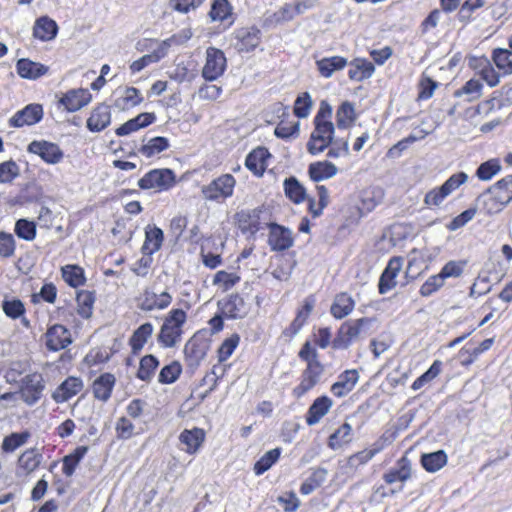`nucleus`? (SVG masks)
<instances>
[{
  "mask_svg": "<svg viewBox=\"0 0 512 512\" xmlns=\"http://www.w3.org/2000/svg\"><path fill=\"white\" fill-rule=\"evenodd\" d=\"M372 322L373 319L368 317L343 322L332 341L333 349H347L353 341L365 333V329H368Z\"/></svg>",
  "mask_w": 512,
  "mask_h": 512,
  "instance_id": "f257e3e1",
  "label": "nucleus"
},
{
  "mask_svg": "<svg viewBox=\"0 0 512 512\" xmlns=\"http://www.w3.org/2000/svg\"><path fill=\"white\" fill-rule=\"evenodd\" d=\"M187 315L182 309H172L165 318L158 334V342L165 348H171L180 340L181 327L185 323Z\"/></svg>",
  "mask_w": 512,
  "mask_h": 512,
  "instance_id": "f03ea898",
  "label": "nucleus"
},
{
  "mask_svg": "<svg viewBox=\"0 0 512 512\" xmlns=\"http://www.w3.org/2000/svg\"><path fill=\"white\" fill-rule=\"evenodd\" d=\"M490 194L489 201L485 203V207L489 214L498 213L504 209L512 201V175L498 180L490 186L482 196Z\"/></svg>",
  "mask_w": 512,
  "mask_h": 512,
  "instance_id": "7ed1b4c3",
  "label": "nucleus"
},
{
  "mask_svg": "<svg viewBox=\"0 0 512 512\" xmlns=\"http://www.w3.org/2000/svg\"><path fill=\"white\" fill-rule=\"evenodd\" d=\"M236 180L231 174H223L202 187L206 200L220 202L233 195Z\"/></svg>",
  "mask_w": 512,
  "mask_h": 512,
  "instance_id": "20e7f679",
  "label": "nucleus"
},
{
  "mask_svg": "<svg viewBox=\"0 0 512 512\" xmlns=\"http://www.w3.org/2000/svg\"><path fill=\"white\" fill-rule=\"evenodd\" d=\"M314 130L307 142V151L318 155L327 149L334 137L335 127L332 122H313Z\"/></svg>",
  "mask_w": 512,
  "mask_h": 512,
  "instance_id": "39448f33",
  "label": "nucleus"
},
{
  "mask_svg": "<svg viewBox=\"0 0 512 512\" xmlns=\"http://www.w3.org/2000/svg\"><path fill=\"white\" fill-rule=\"evenodd\" d=\"M175 182L176 176L171 169H153L139 179L138 186L143 190L156 189L158 191H165L171 188Z\"/></svg>",
  "mask_w": 512,
  "mask_h": 512,
  "instance_id": "423d86ee",
  "label": "nucleus"
},
{
  "mask_svg": "<svg viewBox=\"0 0 512 512\" xmlns=\"http://www.w3.org/2000/svg\"><path fill=\"white\" fill-rule=\"evenodd\" d=\"M44 389L42 374L34 372L22 378L19 393L24 403L33 406L41 399Z\"/></svg>",
  "mask_w": 512,
  "mask_h": 512,
  "instance_id": "0eeeda50",
  "label": "nucleus"
},
{
  "mask_svg": "<svg viewBox=\"0 0 512 512\" xmlns=\"http://www.w3.org/2000/svg\"><path fill=\"white\" fill-rule=\"evenodd\" d=\"M227 66V60L222 50L215 47H208L206 50V61L202 68V76L206 81H215L221 77Z\"/></svg>",
  "mask_w": 512,
  "mask_h": 512,
  "instance_id": "6e6552de",
  "label": "nucleus"
},
{
  "mask_svg": "<svg viewBox=\"0 0 512 512\" xmlns=\"http://www.w3.org/2000/svg\"><path fill=\"white\" fill-rule=\"evenodd\" d=\"M210 349V343L205 338V334L197 332L185 344L184 354L190 367H197L203 361Z\"/></svg>",
  "mask_w": 512,
  "mask_h": 512,
  "instance_id": "1a4fd4ad",
  "label": "nucleus"
},
{
  "mask_svg": "<svg viewBox=\"0 0 512 512\" xmlns=\"http://www.w3.org/2000/svg\"><path fill=\"white\" fill-rule=\"evenodd\" d=\"M323 373L324 365L322 363H309L302 371L300 383L292 391L293 396L295 398L303 397L320 382Z\"/></svg>",
  "mask_w": 512,
  "mask_h": 512,
  "instance_id": "9d476101",
  "label": "nucleus"
},
{
  "mask_svg": "<svg viewBox=\"0 0 512 512\" xmlns=\"http://www.w3.org/2000/svg\"><path fill=\"white\" fill-rule=\"evenodd\" d=\"M27 151L29 153L38 155L43 161H45L48 164H57L64 157V153L60 149L59 145L45 140L32 141L31 143H29Z\"/></svg>",
  "mask_w": 512,
  "mask_h": 512,
  "instance_id": "9b49d317",
  "label": "nucleus"
},
{
  "mask_svg": "<svg viewBox=\"0 0 512 512\" xmlns=\"http://www.w3.org/2000/svg\"><path fill=\"white\" fill-rule=\"evenodd\" d=\"M268 244L272 251H285L294 244L292 232L282 225L270 223Z\"/></svg>",
  "mask_w": 512,
  "mask_h": 512,
  "instance_id": "f8f14e48",
  "label": "nucleus"
},
{
  "mask_svg": "<svg viewBox=\"0 0 512 512\" xmlns=\"http://www.w3.org/2000/svg\"><path fill=\"white\" fill-rule=\"evenodd\" d=\"M261 31L256 27H243L234 32V47L238 52H250L260 42Z\"/></svg>",
  "mask_w": 512,
  "mask_h": 512,
  "instance_id": "ddd939ff",
  "label": "nucleus"
},
{
  "mask_svg": "<svg viewBox=\"0 0 512 512\" xmlns=\"http://www.w3.org/2000/svg\"><path fill=\"white\" fill-rule=\"evenodd\" d=\"M43 108L40 104H29L22 110L16 112L10 119L11 127L20 128L25 125L31 126L41 121Z\"/></svg>",
  "mask_w": 512,
  "mask_h": 512,
  "instance_id": "4468645a",
  "label": "nucleus"
},
{
  "mask_svg": "<svg viewBox=\"0 0 512 512\" xmlns=\"http://www.w3.org/2000/svg\"><path fill=\"white\" fill-rule=\"evenodd\" d=\"M402 265V257H392L389 260L379 279L378 290L380 294H386L396 286L395 278L400 272Z\"/></svg>",
  "mask_w": 512,
  "mask_h": 512,
  "instance_id": "2eb2a0df",
  "label": "nucleus"
},
{
  "mask_svg": "<svg viewBox=\"0 0 512 512\" xmlns=\"http://www.w3.org/2000/svg\"><path fill=\"white\" fill-rule=\"evenodd\" d=\"M71 342V334L63 325H53L46 332V346L51 351L62 350Z\"/></svg>",
  "mask_w": 512,
  "mask_h": 512,
  "instance_id": "dca6fc26",
  "label": "nucleus"
},
{
  "mask_svg": "<svg viewBox=\"0 0 512 512\" xmlns=\"http://www.w3.org/2000/svg\"><path fill=\"white\" fill-rule=\"evenodd\" d=\"M91 94L87 89H73L65 93L59 100L68 112H76L91 101Z\"/></svg>",
  "mask_w": 512,
  "mask_h": 512,
  "instance_id": "f3484780",
  "label": "nucleus"
},
{
  "mask_svg": "<svg viewBox=\"0 0 512 512\" xmlns=\"http://www.w3.org/2000/svg\"><path fill=\"white\" fill-rule=\"evenodd\" d=\"M83 389V381L79 377L70 376L65 379L52 393L56 403H64Z\"/></svg>",
  "mask_w": 512,
  "mask_h": 512,
  "instance_id": "a211bd4d",
  "label": "nucleus"
},
{
  "mask_svg": "<svg viewBox=\"0 0 512 512\" xmlns=\"http://www.w3.org/2000/svg\"><path fill=\"white\" fill-rule=\"evenodd\" d=\"M172 302V296L164 291L157 295L151 290L146 289L140 298L139 308L142 311H153L155 309L163 310Z\"/></svg>",
  "mask_w": 512,
  "mask_h": 512,
  "instance_id": "6ab92c4d",
  "label": "nucleus"
},
{
  "mask_svg": "<svg viewBox=\"0 0 512 512\" xmlns=\"http://www.w3.org/2000/svg\"><path fill=\"white\" fill-rule=\"evenodd\" d=\"M222 313L230 319L243 318L248 313L247 305L239 294H232L227 299L219 301Z\"/></svg>",
  "mask_w": 512,
  "mask_h": 512,
  "instance_id": "aec40b11",
  "label": "nucleus"
},
{
  "mask_svg": "<svg viewBox=\"0 0 512 512\" xmlns=\"http://www.w3.org/2000/svg\"><path fill=\"white\" fill-rule=\"evenodd\" d=\"M271 156L268 149L259 146L253 149L245 159V166L256 176H262L267 168V160Z\"/></svg>",
  "mask_w": 512,
  "mask_h": 512,
  "instance_id": "412c9836",
  "label": "nucleus"
},
{
  "mask_svg": "<svg viewBox=\"0 0 512 512\" xmlns=\"http://www.w3.org/2000/svg\"><path fill=\"white\" fill-rule=\"evenodd\" d=\"M358 380L359 373L356 369L345 370L331 386V392L338 398L344 397L354 389Z\"/></svg>",
  "mask_w": 512,
  "mask_h": 512,
  "instance_id": "4be33fe9",
  "label": "nucleus"
},
{
  "mask_svg": "<svg viewBox=\"0 0 512 512\" xmlns=\"http://www.w3.org/2000/svg\"><path fill=\"white\" fill-rule=\"evenodd\" d=\"M111 123L110 106L102 103L95 107L87 119V128L91 132H100Z\"/></svg>",
  "mask_w": 512,
  "mask_h": 512,
  "instance_id": "5701e85b",
  "label": "nucleus"
},
{
  "mask_svg": "<svg viewBox=\"0 0 512 512\" xmlns=\"http://www.w3.org/2000/svg\"><path fill=\"white\" fill-rule=\"evenodd\" d=\"M114 106L119 110H127L140 104L143 98L135 87L119 88L114 93Z\"/></svg>",
  "mask_w": 512,
  "mask_h": 512,
  "instance_id": "b1692460",
  "label": "nucleus"
},
{
  "mask_svg": "<svg viewBox=\"0 0 512 512\" xmlns=\"http://www.w3.org/2000/svg\"><path fill=\"white\" fill-rule=\"evenodd\" d=\"M333 405V401L328 396H320L316 398L306 413V423L313 426L329 412Z\"/></svg>",
  "mask_w": 512,
  "mask_h": 512,
  "instance_id": "393cba45",
  "label": "nucleus"
},
{
  "mask_svg": "<svg viewBox=\"0 0 512 512\" xmlns=\"http://www.w3.org/2000/svg\"><path fill=\"white\" fill-rule=\"evenodd\" d=\"M58 33L57 23L48 16L39 17L33 26V36L40 41L53 40Z\"/></svg>",
  "mask_w": 512,
  "mask_h": 512,
  "instance_id": "a878e982",
  "label": "nucleus"
},
{
  "mask_svg": "<svg viewBox=\"0 0 512 512\" xmlns=\"http://www.w3.org/2000/svg\"><path fill=\"white\" fill-rule=\"evenodd\" d=\"M411 477V461L403 456L401 457L394 468H391L384 474L383 479L387 484L395 482H405Z\"/></svg>",
  "mask_w": 512,
  "mask_h": 512,
  "instance_id": "bb28decb",
  "label": "nucleus"
},
{
  "mask_svg": "<svg viewBox=\"0 0 512 512\" xmlns=\"http://www.w3.org/2000/svg\"><path fill=\"white\" fill-rule=\"evenodd\" d=\"M205 439V433L200 428L185 429L179 436L180 443L185 445L183 450L189 454H194L201 447Z\"/></svg>",
  "mask_w": 512,
  "mask_h": 512,
  "instance_id": "cd10ccee",
  "label": "nucleus"
},
{
  "mask_svg": "<svg viewBox=\"0 0 512 512\" xmlns=\"http://www.w3.org/2000/svg\"><path fill=\"white\" fill-rule=\"evenodd\" d=\"M164 240L163 231L159 227H147L145 229V241L141 247L144 255L152 256L160 250Z\"/></svg>",
  "mask_w": 512,
  "mask_h": 512,
  "instance_id": "c85d7f7f",
  "label": "nucleus"
},
{
  "mask_svg": "<svg viewBox=\"0 0 512 512\" xmlns=\"http://www.w3.org/2000/svg\"><path fill=\"white\" fill-rule=\"evenodd\" d=\"M355 307V301L346 292L337 294L330 308V313L336 319H343L348 316Z\"/></svg>",
  "mask_w": 512,
  "mask_h": 512,
  "instance_id": "c756f323",
  "label": "nucleus"
},
{
  "mask_svg": "<svg viewBox=\"0 0 512 512\" xmlns=\"http://www.w3.org/2000/svg\"><path fill=\"white\" fill-rule=\"evenodd\" d=\"M156 120V116L154 113H141L135 118H132L122 124L120 127L116 129V134L118 136L129 135L132 132L139 130L140 128L147 127L152 124Z\"/></svg>",
  "mask_w": 512,
  "mask_h": 512,
  "instance_id": "7c9ffc66",
  "label": "nucleus"
},
{
  "mask_svg": "<svg viewBox=\"0 0 512 512\" xmlns=\"http://www.w3.org/2000/svg\"><path fill=\"white\" fill-rule=\"evenodd\" d=\"M115 385V376L111 373L101 374L93 383V394L98 400L106 402Z\"/></svg>",
  "mask_w": 512,
  "mask_h": 512,
  "instance_id": "2f4dec72",
  "label": "nucleus"
},
{
  "mask_svg": "<svg viewBox=\"0 0 512 512\" xmlns=\"http://www.w3.org/2000/svg\"><path fill=\"white\" fill-rule=\"evenodd\" d=\"M16 69L19 76L25 79H36L45 75L48 71V67L45 65L26 58L17 61Z\"/></svg>",
  "mask_w": 512,
  "mask_h": 512,
  "instance_id": "473e14b6",
  "label": "nucleus"
},
{
  "mask_svg": "<svg viewBox=\"0 0 512 512\" xmlns=\"http://www.w3.org/2000/svg\"><path fill=\"white\" fill-rule=\"evenodd\" d=\"M337 172V167L329 161L311 163L308 167V174L314 182H320L332 178L337 174Z\"/></svg>",
  "mask_w": 512,
  "mask_h": 512,
  "instance_id": "72a5a7b5",
  "label": "nucleus"
},
{
  "mask_svg": "<svg viewBox=\"0 0 512 512\" xmlns=\"http://www.w3.org/2000/svg\"><path fill=\"white\" fill-rule=\"evenodd\" d=\"M154 327L150 322L140 325L131 335L129 345L134 355L139 354L148 339L152 336Z\"/></svg>",
  "mask_w": 512,
  "mask_h": 512,
  "instance_id": "f704fd0d",
  "label": "nucleus"
},
{
  "mask_svg": "<svg viewBox=\"0 0 512 512\" xmlns=\"http://www.w3.org/2000/svg\"><path fill=\"white\" fill-rule=\"evenodd\" d=\"M375 71V67L372 62L365 59H355L351 63V67L348 71V76L354 81H363L370 78Z\"/></svg>",
  "mask_w": 512,
  "mask_h": 512,
  "instance_id": "c9c22d12",
  "label": "nucleus"
},
{
  "mask_svg": "<svg viewBox=\"0 0 512 512\" xmlns=\"http://www.w3.org/2000/svg\"><path fill=\"white\" fill-rule=\"evenodd\" d=\"M383 449V445L379 442L374 443L373 448L370 450H362L359 451L353 455H351L348 460L347 464L349 467H346L347 472L353 471L358 468L360 465L366 464L368 461H370L377 453H379Z\"/></svg>",
  "mask_w": 512,
  "mask_h": 512,
  "instance_id": "e433bc0d",
  "label": "nucleus"
},
{
  "mask_svg": "<svg viewBox=\"0 0 512 512\" xmlns=\"http://www.w3.org/2000/svg\"><path fill=\"white\" fill-rule=\"evenodd\" d=\"M347 65V59L342 56L326 57L317 61V68L320 74L329 78L335 71L342 70Z\"/></svg>",
  "mask_w": 512,
  "mask_h": 512,
  "instance_id": "4c0bfd02",
  "label": "nucleus"
},
{
  "mask_svg": "<svg viewBox=\"0 0 512 512\" xmlns=\"http://www.w3.org/2000/svg\"><path fill=\"white\" fill-rule=\"evenodd\" d=\"M447 454L444 450H438L421 456V464L428 472H437L447 463Z\"/></svg>",
  "mask_w": 512,
  "mask_h": 512,
  "instance_id": "58836bf2",
  "label": "nucleus"
},
{
  "mask_svg": "<svg viewBox=\"0 0 512 512\" xmlns=\"http://www.w3.org/2000/svg\"><path fill=\"white\" fill-rule=\"evenodd\" d=\"M169 148V140L166 137L156 136L150 138L141 145L138 152L147 158H151Z\"/></svg>",
  "mask_w": 512,
  "mask_h": 512,
  "instance_id": "ea45409f",
  "label": "nucleus"
},
{
  "mask_svg": "<svg viewBox=\"0 0 512 512\" xmlns=\"http://www.w3.org/2000/svg\"><path fill=\"white\" fill-rule=\"evenodd\" d=\"M158 366L159 360L154 355H145L140 359L139 368L136 374L137 378L144 382H150Z\"/></svg>",
  "mask_w": 512,
  "mask_h": 512,
  "instance_id": "a19ab883",
  "label": "nucleus"
},
{
  "mask_svg": "<svg viewBox=\"0 0 512 512\" xmlns=\"http://www.w3.org/2000/svg\"><path fill=\"white\" fill-rule=\"evenodd\" d=\"M285 195L295 204L303 202L306 198V190L296 177L291 176L284 180Z\"/></svg>",
  "mask_w": 512,
  "mask_h": 512,
  "instance_id": "79ce46f5",
  "label": "nucleus"
},
{
  "mask_svg": "<svg viewBox=\"0 0 512 512\" xmlns=\"http://www.w3.org/2000/svg\"><path fill=\"white\" fill-rule=\"evenodd\" d=\"M77 313L84 319L91 317L93 305L95 302V293L92 291L81 290L76 296Z\"/></svg>",
  "mask_w": 512,
  "mask_h": 512,
  "instance_id": "37998d69",
  "label": "nucleus"
},
{
  "mask_svg": "<svg viewBox=\"0 0 512 512\" xmlns=\"http://www.w3.org/2000/svg\"><path fill=\"white\" fill-rule=\"evenodd\" d=\"M482 88L483 84L479 79H470L462 86V88L457 89L454 92V96L459 98L465 95L466 101L472 102L481 97Z\"/></svg>",
  "mask_w": 512,
  "mask_h": 512,
  "instance_id": "c03bdc74",
  "label": "nucleus"
},
{
  "mask_svg": "<svg viewBox=\"0 0 512 512\" xmlns=\"http://www.w3.org/2000/svg\"><path fill=\"white\" fill-rule=\"evenodd\" d=\"M327 474L328 471L325 468L314 470L311 476L302 483L300 493L303 495L311 494L326 481Z\"/></svg>",
  "mask_w": 512,
  "mask_h": 512,
  "instance_id": "a18cd8bd",
  "label": "nucleus"
},
{
  "mask_svg": "<svg viewBox=\"0 0 512 512\" xmlns=\"http://www.w3.org/2000/svg\"><path fill=\"white\" fill-rule=\"evenodd\" d=\"M62 277L65 282L74 288L85 283L84 270L78 265H66L62 267Z\"/></svg>",
  "mask_w": 512,
  "mask_h": 512,
  "instance_id": "49530a36",
  "label": "nucleus"
},
{
  "mask_svg": "<svg viewBox=\"0 0 512 512\" xmlns=\"http://www.w3.org/2000/svg\"><path fill=\"white\" fill-rule=\"evenodd\" d=\"M493 61L503 76L512 74V52L508 49L497 48L493 51Z\"/></svg>",
  "mask_w": 512,
  "mask_h": 512,
  "instance_id": "de8ad7c7",
  "label": "nucleus"
},
{
  "mask_svg": "<svg viewBox=\"0 0 512 512\" xmlns=\"http://www.w3.org/2000/svg\"><path fill=\"white\" fill-rule=\"evenodd\" d=\"M355 109L351 102H343L336 112V123L339 129H346L355 121Z\"/></svg>",
  "mask_w": 512,
  "mask_h": 512,
  "instance_id": "09e8293b",
  "label": "nucleus"
},
{
  "mask_svg": "<svg viewBox=\"0 0 512 512\" xmlns=\"http://www.w3.org/2000/svg\"><path fill=\"white\" fill-rule=\"evenodd\" d=\"M41 459L42 455L35 450H27L18 459L19 469L23 471V474H29L38 468Z\"/></svg>",
  "mask_w": 512,
  "mask_h": 512,
  "instance_id": "8fccbe9b",
  "label": "nucleus"
},
{
  "mask_svg": "<svg viewBox=\"0 0 512 512\" xmlns=\"http://www.w3.org/2000/svg\"><path fill=\"white\" fill-rule=\"evenodd\" d=\"M14 232L20 239L33 241L37 234V227L34 221L21 218L15 223Z\"/></svg>",
  "mask_w": 512,
  "mask_h": 512,
  "instance_id": "3c124183",
  "label": "nucleus"
},
{
  "mask_svg": "<svg viewBox=\"0 0 512 512\" xmlns=\"http://www.w3.org/2000/svg\"><path fill=\"white\" fill-rule=\"evenodd\" d=\"M232 15V7L228 0H214L209 12L211 21L223 22Z\"/></svg>",
  "mask_w": 512,
  "mask_h": 512,
  "instance_id": "603ef678",
  "label": "nucleus"
},
{
  "mask_svg": "<svg viewBox=\"0 0 512 512\" xmlns=\"http://www.w3.org/2000/svg\"><path fill=\"white\" fill-rule=\"evenodd\" d=\"M352 426L345 422L333 434L330 435L328 445L332 449H337L345 443L351 441Z\"/></svg>",
  "mask_w": 512,
  "mask_h": 512,
  "instance_id": "864d4df0",
  "label": "nucleus"
},
{
  "mask_svg": "<svg viewBox=\"0 0 512 512\" xmlns=\"http://www.w3.org/2000/svg\"><path fill=\"white\" fill-rule=\"evenodd\" d=\"M281 448H274L267 451L254 465L256 475H261L269 470L272 465L279 459Z\"/></svg>",
  "mask_w": 512,
  "mask_h": 512,
  "instance_id": "5fc2aeb1",
  "label": "nucleus"
},
{
  "mask_svg": "<svg viewBox=\"0 0 512 512\" xmlns=\"http://www.w3.org/2000/svg\"><path fill=\"white\" fill-rule=\"evenodd\" d=\"M442 362L440 360H435L432 365L428 368L426 372H424L421 376H419L411 385V388L416 391L421 389L424 385L434 380L441 372Z\"/></svg>",
  "mask_w": 512,
  "mask_h": 512,
  "instance_id": "6e6d98bb",
  "label": "nucleus"
},
{
  "mask_svg": "<svg viewBox=\"0 0 512 512\" xmlns=\"http://www.w3.org/2000/svg\"><path fill=\"white\" fill-rule=\"evenodd\" d=\"M501 168L498 159H490L478 166L476 176L482 181H489L501 171Z\"/></svg>",
  "mask_w": 512,
  "mask_h": 512,
  "instance_id": "4d7b16f0",
  "label": "nucleus"
},
{
  "mask_svg": "<svg viewBox=\"0 0 512 512\" xmlns=\"http://www.w3.org/2000/svg\"><path fill=\"white\" fill-rule=\"evenodd\" d=\"M181 365L178 362H172L169 365L164 366L158 376V381L161 384L174 383L181 374Z\"/></svg>",
  "mask_w": 512,
  "mask_h": 512,
  "instance_id": "13d9d810",
  "label": "nucleus"
},
{
  "mask_svg": "<svg viewBox=\"0 0 512 512\" xmlns=\"http://www.w3.org/2000/svg\"><path fill=\"white\" fill-rule=\"evenodd\" d=\"M29 432L12 433L3 439L2 449L5 452H13L20 446L24 445L28 440Z\"/></svg>",
  "mask_w": 512,
  "mask_h": 512,
  "instance_id": "bf43d9fd",
  "label": "nucleus"
},
{
  "mask_svg": "<svg viewBox=\"0 0 512 512\" xmlns=\"http://www.w3.org/2000/svg\"><path fill=\"white\" fill-rule=\"evenodd\" d=\"M484 6V0H466L460 7L457 17L462 23H469L475 10Z\"/></svg>",
  "mask_w": 512,
  "mask_h": 512,
  "instance_id": "052dcab7",
  "label": "nucleus"
},
{
  "mask_svg": "<svg viewBox=\"0 0 512 512\" xmlns=\"http://www.w3.org/2000/svg\"><path fill=\"white\" fill-rule=\"evenodd\" d=\"M240 342V336L236 333L225 339L218 349L219 362L226 361L237 348Z\"/></svg>",
  "mask_w": 512,
  "mask_h": 512,
  "instance_id": "680f3d73",
  "label": "nucleus"
},
{
  "mask_svg": "<svg viewBox=\"0 0 512 512\" xmlns=\"http://www.w3.org/2000/svg\"><path fill=\"white\" fill-rule=\"evenodd\" d=\"M312 99L308 92L300 94L294 102V114L298 118H306L312 107Z\"/></svg>",
  "mask_w": 512,
  "mask_h": 512,
  "instance_id": "e2e57ef3",
  "label": "nucleus"
},
{
  "mask_svg": "<svg viewBox=\"0 0 512 512\" xmlns=\"http://www.w3.org/2000/svg\"><path fill=\"white\" fill-rule=\"evenodd\" d=\"M445 281L438 273L430 276L420 287L419 293L423 297H429L444 286Z\"/></svg>",
  "mask_w": 512,
  "mask_h": 512,
  "instance_id": "0e129e2a",
  "label": "nucleus"
},
{
  "mask_svg": "<svg viewBox=\"0 0 512 512\" xmlns=\"http://www.w3.org/2000/svg\"><path fill=\"white\" fill-rule=\"evenodd\" d=\"M19 175V166L14 160L0 163V183H10Z\"/></svg>",
  "mask_w": 512,
  "mask_h": 512,
  "instance_id": "69168bd1",
  "label": "nucleus"
},
{
  "mask_svg": "<svg viewBox=\"0 0 512 512\" xmlns=\"http://www.w3.org/2000/svg\"><path fill=\"white\" fill-rule=\"evenodd\" d=\"M477 213L476 208H469L456 217H454L447 225V229L449 231H456L463 226H465L469 221H471Z\"/></svg>",
  "mask_w": 512,
  "mask_h": 512,
  "instance_id": "338daca9",
  "label": "nucleus"
},
{
  "mask_svg": "<svg viewBox=\"0 0 512 512\" xmlns=\"http://www.w3.org/2000/svg\"><path fill=\"white\" fill-rule=\"evenodd\" d=\"M328 148L327 156L330 158H339L349 154V143L348 140L344 138L333 137Z\"/></svg>",
  "mask_w": 512,
  "mask_h": 512,
  "instance_id": "774afa93",
  "label": "nucleus"
}]
</instances>
